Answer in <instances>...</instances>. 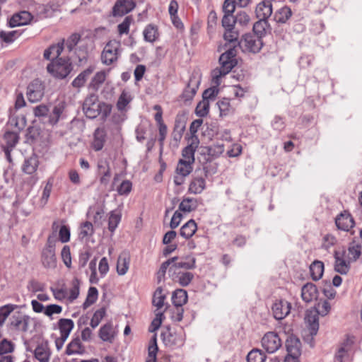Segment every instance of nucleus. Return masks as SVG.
<instances>
[{"label": "nucleus", "instance_id": "obj_26", "mask_svg": "<svg viewBox=\"0 0 362 362\" xmlns=\"http://www.w3.org/2000/svg\"><path fill=\"white\" fill-rule=\"evenodd\" d=\"M38 164L37 157L35 155H33L25 160L23 165V171L27 174L31 175L36 171Z\"/></svg>", "mask_w": 362, "mask_h": 362}, {"label": "nucleus", "instance_id": "obj_50", "mask_svg": "<svg viewBox=\"0 0 362 362\" xmlns=\"http://www.w3.org/2000/svg\"><path fill=\"white\" fill-rule=\"evenodd\" d=\"M106 74L104 71H99L95 74L94 77L92 78L90 86L93 89L97 90L98 87L105 81Z\"/></svg>", "mask_w": 362, "mask_h": 362}, {"label": "nucleus", "instance_id": "obj_44", "mask_svg": "<svg viewBox=\"0 0 362 362\" xmlns=\"http://www.w3.org/2000/svg\"><path fill=\"white\" fill-rule=\"evenodd\" d=\"M268 26L267 21L259 19L253 25V31L257 37L262 38V37L264 35Z\"/></svg>", "mask_w": 362, "mask_h": 362}, {"label": "nucleus", "instance_id": "obj_64", "mask_svg": "<svg viewBox=\"0 0 362 362\" xmlns=\"http://www.w3.org/2000/svg\"><path fill=\"white\" fill-rule=\"evenodd\" d=\"M129 102L130 98L128 96L127 93L125 92H122L117 103V107L119 110H122L129 103Z\"/></svg>", "mask_w": 362, "mask_h": 362}, {"label": "nucleus", "instance_id": "obj_31", "mask_svg": "<svg viewBox=\"0 0 362 362\" xmlns=\"http://www.w3.org/2000/svg\"><path fill=\"white\" fill-rule=\"evenodd\" d=\"M312 279L314 281L319 280L323 274L324 264L321 261L315 260L310 266Z\"/></svg>", "mask_w": 362, "mask_h": 362}, {"label": "nucleus", "instance_id": "obj_38", "mask_svg": "<svg viewBox=\"0 0 362 362\" xmlns=\"http://www.w3.org/2000/svg\"><path fill=\"white\" fill-rule=\"evenodd\" d=\"M144 37L146 41L153 42L158 37L157 28L153 25H148L144 30Z\"/></svg>", "mask_w": 362, "mask_h": 362}, {"label": "nucleus", "instance_id": "obj_60", "mask_svg": "<svg viewBox=\"0 0 362 362\" xmlns=\"http://www.w3.org/2000/svg\"><path fill=\"white\" fill-rule=\"evenodd\" d=\"M132 184L129 180H124L118 187L117 192L119 195H127L132 190Z\"/></svg>", "mask_w": 362, "mask_h": 362}, {"label": "nucleus", "instance_id": "obj_16", "mask_svg": "<svg viewBox=\"0 0 362 362\" xmlns=\"http://www.w3.org/2000/svg\"><path fill=\"white\" fill-rule=\"evenodd\" d=\"M33 18L30 13L26 11H21L14 14L9 21V25L11 28L28 24Z\"/></svg>", "mask_w": 362, "mask_h": 362}, {"label": "nucleus", "instance_id": "obj_13", "mask_svg": "<svg viewBox=\"0 0 362 362\" xmlns=\"http://www.w3.org/2000/svg\"><path fill=\"white\" fill-rule=\"evenodd\" d=\"M317 312L314 310H308L306 311L305 321L308 324V329L311 335H315L319 329V322Z\"/></svg>", "mask_w": 362, "mask_h": 362}, {"label": "nucleus", "instance_id": "obj_27", "mask_svg": "<svg viewBox=\"0 0 362 362\" xmlns=\"http://www.w3.org/2000/svg\"><path fill=\"white\" fill-rule=\"evenodd\" d=\"M172 301L175 307H182L187 301V293L183 289H177L173 293Z\"/></svg>", "mask_w": 362, "mask_h": 362}, {"label": "nucleus", "instance_id": "obj_8", "mask_svg": "<svg viewBox=\"0 0 362 362\" xmlns=\"http://www.w3.org/2000/svg\"><path fill=\"white\" fill-rule=\"evenodd\" d=\"M27 97L30 102L40 100L44 95V87L39 79L33 81L27 88Z\"/></svg>", "mask_w": 362, "mask_h": 362}, {"label": "nucleus", "instance_id": "obj_14", "mask_svg": "<svg viewBox=\"0 0 362 362\" xmlns=\"http://www.w3.org/2000/svg\"><path fill=\"white\" fill-rule=\"evenodd\" d=\"M344 254L345 252H334V270L341 274H346L350 269V261H347L344 258Z\"/></svg>", "mask_w": 362, "mask_h": 362}, {"label": "nucleus", "instance_id": "obj_63", "mask_svg": "<svg viewBox=\"0 0 362 362\" xmlns=\"http://www.w3.org/2000/svg\"><path fill=\"white\" fill-rule=\"evenodd\" d=\"M62 258L65 264V265L68 267H70L71 264V252H70V248L69 246L65 245L63 247L61 252Z\"/></svg>", "mask_w": 362, "mask_h": 362}, {"label": "nucleus", "instance_id": "obj_41", "mask_svg": "<svg viewBox=\"0 0 362 362\" xmlns=\"http://www.w3.org/2000/svg\"><path fill=\"white\" fill-rule=\"evenodd\" d=\"M192 163L180 160L176 168L177 174L187 176L192 170Z\"/></svg>", "mask_w": 362, "mask_h": 362}, {"label": "nucleus", "instance_id": "obj_3", "mask_svg": "<svg viewBox=\"0 0 362 362\" xmlns=\"http://www.w3.org/2000/svg\"><path fill=\"white\" fill-rule=\"evenodd\" d=\"M73 67L70 58H59L52 61L47 66V71L54 77L58 78H66L71 71Z\"/></svg>", "mask_w": 362, "mask_h": 362}, {"label": "nucleus", "instance_id": "obj_5", "mask_svg": "<svg viewBox=\"0 0 362 362\" xmlns=\"http://www.w3.org/2000/svg\"><path fill=\"white\" fill-rule=\"evenodd\" d=\"M54 238L49 236L46 247L42 252L41 261L43 266L47 269H54L57 267V257L55 255Z\"/></svg>", "mask_w": 362, "mask_h": 362}, {"label": "nucleus", "instance_id": "obj_11", "mask_svg": "<svg viewBox=\"0 0 362 362\" xmlns=\"http://www.w3.org/2000/svg\"><path fill=\"white\" fill-rule=\"evenodd\" d=\"M135 6L133 0H117L112 8V15L122 16L133 10Z\"/></svg>", "mask_w": 362, "mask_h": 362}, {"label": "nucleus", "instance_id": "obj_53", "mask_svg": "<svg viewBox=\"0 0 362 362\" xmlns=\"http://www.w3.org/2000/svg\"><path fill=\"white\" fill-rule=\"evenodd\" d=\"M184 130L185 125L176 119L174 130L172 134L173 138L176 142L181 139Z\"/></svg>", "mask_w": 362, "mask_h": 362}, {"label": "nucleus", "instance_id": "obj_30", "mask_svg": "<svg viewBox=\"0 0 362 362\" xmlns=\"http://www.w3.org/2000/svg\"><path fill=\"white\" fill-rule=\"evenodd\" d=\"M205 188V180L202 177H194L189 184V192L197 194H200Z\"/></svg>", "mask_w": 362, "mask_h": 362}, {"label": "nucleus", "instance_id": "obj_42", "mask_svg": "<svg viewBox=\"0 0 362 362\" xmlns=\"http://www.w3.org/2000/svg\"><path fill=\"white\" fill-rule=\"evenodd\" d=\"M98 292L95 287H90L88 289V295L85 302L83 304L84 309L88 308L92 304H93L98 299Z\"/></svg>", "mask_w": 362, "mask_h": 362}, {"label": "nucleus", "instance_id": "obj_18", "mask_svg": "<svg viewBox=\"0 0 362 362\" xmlns=\"http://www.w3.org/2000/svg\"><path fill=\"white\" fill-rule=\"evenodd\" d=\"M335 223L339 229L348 231L354 226V221L351 216L346 211H344L336 218Z\"/></svg>", "mask_w": 362, "mask_h": 362}, {"label": "nucleus", "instance_id": "obj_25", "mask_svg": "<svg viewBox=\"0 0 362 362\" xmlns=\"http://www.w3.org/2000/svg\"><path fill=\"white\" fill-rule=\"evenodd\" d=\"M99 337L103 341L112 343L115 338V332L112 324L107 323L102 326L99 330Z\"/></svg>", "mask_w": 362, "mask_h": 362}, {"label": "nucleus", "instance_id": "obj_20", "mask_svg": "<svg viewBox=\"0 0 362 362\" xmlns=\"http://www.w3.org/2000/svg\"><path fill=\"white\" fill-rule=\"evenodd\" d=\"M353 344L354 340L352 339H347L341 344L335 356L337 361L339 362H346L348 361Z\"/></svg>", "mask_w": 362, "mask_h": 362}, {"label": "nucleus", "instance_id": "obj_37", "mask_svg": "<svg viewBox=\"0 0 362 362\" xmlns=\"http://www.w3.org/2000/svg\"><path fill=\"white\" fill-rule=\"evenodd\" d=\"M197 206V201L192 198L184 199L179 205V211L191 212L196 209Z\"/></svg>", "mask_w": 362, "mask_h": 362}, {"label": "nucleus", "instance_id": "obj_55", "mask_svg": "<svg viewBox=\"0 0 362 362\" xmlns=\"http://www.w3.org/2000/svg\"><path fill=\"white\" fill-rule=\"evenodd\" d=\"M93 226L90 222L86 221L81 224L80 228V236L85 238L90 236L93 233Z\"/></svg>", "mask_w": 362, "mask_h": 362}, {"label": "nucleus", "instance_id": "obj_33", "mask_svg": "<svg viewBox=\"0 0 362 362\" xmlns=\"http://www.w3.org/2000/svg\"><path fill=\"white\" fill-rule=\"evenodd\" d=\"M84 352V348L81 344L79 338L74 339L67 346L66 354L68 355L82 354Z\"/></svg>", "mask_w": 362, "mask_h": 362}, {"label": "nucleus", "instance_id": "obj_43", "mask_svg": "<svg viewBox=\"0 0 362 362\" xmlns=\"http://www.w3.org/2000/svg\"><path fill=\"white\" fill-rule=\"evenodd\" d=\"M266 356L259 349H253L247 356V362H264Z\"/></svg>", "mask_w": 362, "mask_h": 362}, {"label": "nucleus", "instance_id": "obj_2", "mask_svg": "<svg viewBox=\"0 0 362 362\" xmlns=\"http://www.w3.org/2000/svg\"><path fill=\"white\" fill-rule=\"evenodd\" d=\"M103 108H105L104 115L106 116L110 110L105 103L100 102L95 95L87 97L83 104V110L86 116L90 119L96 118Z\"/></svg>", "mask_w": 362, "mask_h": 362}, {"label": "nucleus", "instance_id": "obj_56", "mask_svg": "<svg viewBox=\"0 0 362 362\" xmlns=\"http://www.w3.org/2000/svg\"><path fill=\"white\" fill-rule=\"evenodd\" d=\"M133 19L131 16H127L122 23L118 25V32L119 35L128 34L129 26Z\"/></svg>", "mask_w": 362, "mask_h": 362}, {"label": "nucleus", "instance_id": "obj_15", "mask_svg": "<svg viewBox=\"0 0 362 362\" xmlns=\"http://www.w3.org/2000/svg\"><path fill=\"white\" fill-rule=\"evenodd\" d=\"M64 48V40H62L61 42L52 45L46 49L44 52V58L47 60H52V62L55 61L60 58L59 57L62 52Z\"/></svg>", "mask_w": 362, "mask_h": 362}, {"label": "nucleus", "instance_id": "obj_29", "mask_svg": "<svg viewBox=\"0 0 362 362\" xmlns=\"http://www.w3.org/2000/svg\"><path fill=\"white\" fill-rule=\"evenodd\" d=\"M78 61V65H83L87 62L88 53V47L86 45L80 44L73 50Z\"/></svg>", "mask_w": 362, "mask_h": 362}, {"label": "nucleus", "instance_id": "obj_36", "mask_svg": "<svg viewBox=\"0 0 362 362\" xmlns=\"http://www.w3.org/2000/svg\"><path fill=\"white\" fill-rule=\"evenodd\" d=\"M291 8L288 6H284L276 12L274 18L276 22L284 23L291 18Z\"/></svg>", "mask_w": 362, "mask_h": 362}, {"label": "nucleus", "instance_id": "obj_24", "mask_svg": "<svg viewBox=\"0 0 362 362\" xmlns=\"http://www.w3.org/2000/svg\"><path fill=\"white\" fill-rule=\"evenodd\" d=\"M95 68L89 66L88 69L82 71L78 76L72 81L71 85L74 88H80L83 87L88 76L93 72Z\"/></svg>", "mask_w": 362, "mask_h": 362}, {"label": "nucleus", "instance_id": "obj_59", "mask_svg": "<svg viewBox=\"0 0 362 362\" xmlns=\"http://www.w3.org/2000/svg\"><path fill=\"white\" fill-rule=\"evenodd\" d=\"M62 311V307L57 304H51L45 307L44 313L51 317L54 314H59Z\"/></svg>", "mask_w": 362, "mask_h": 362}, {"label": "nucleus", "instance_id": "obj_4", "mask_svg": "<svg viewBox=\"0 0 362 362\" xmlns=\"http://www.w3.org/2000/svg\"><path fill=\"white\" fill-rule=\"evenodd\" d=\"M11 329L21 332H27L30 325L35 323L34 318L22 312H16L9 319Z\"/></svg>", "mask_w": 362, "mask_h": 362}, {"label": "nucleus", "instance_id": "obj_35", "mask_svg": "<svg viewBox=\"0 0 362 362\" xmlns=\"http://www.w3.org/2000/svg\"><path fill=\"white\" fill-rule=\"evenodd\" d=\"M224 40L230 43L229 47H236L240 45L238 42V33L234 28L227 29L223 35Z\"/></svg>", "mask_w": 362, "mask_h": 362}, {"label": "nucleus", "instance_id": "obj_21", "mask_svg": "<svg viewBox=\"0 0 362 362\" xmlns=\"http://www.w3.org/2000/svg\"><path fill=\"white\" fill-rule=\"evenodd\" d=\"M256 16L259 20L267 21L272 13V7L270 1H262L257 4L255 9Z\"/></svg>", "mask_w": 362, "mask_h": 362}, {"label": "nucleus", "instance_id": "obj_48", "mask_svg": "<svg viewBox=\"0 0 362 362\" xmlns=\"http://www.w3.org/2000/svg\"><path fill=\"white\" fill-rule=\"evenodd\" d=\"M313 309L315 310L320 315L323 317L329 313L331 305L327 300H323L318 302Z\"/></svg>", "mask_w": 362, "mask_h": 362}, {"label": "nucleus", "instance_id": "obj_1", "mask_svg": "<svg viewBox=\"0 0 362 362\" xmlns=\"http://www.w3.org/2000/svg\"><path fill=\"white\" fill-rule=\"evenodd\" d=\"M237 52L235 47H228L219 57L220 68H216L212 71L213 83L217 86L220 85V78L229 73L237 64L235 59Z\"/></svg>", "mask_w": 362, "mask_h": 362}, {"label": "nucleus", "instance_id": "obj_28", "mask_svg": "<svg viewBox=\"0 0 362 362\" xmlns=\"http://www.w3.org/2000/svg\"><path fill=\"white\" fill-rule=\"evenodd\" d=\"M197 229V226L196 222L193 219H191L182 226L180 234L183 238L189 239L195 233Z\"/></svg>", "mask_w": 362, "mask_h": 362}, {"label": "nucleus", "instance_id": "obj_49", "mask_svg": "<svg viewBox=\"0 0 362 362\" xmlns=\"http://www.w3.org/2000/svg\"><path fill=\"white\" fill-rule=\"evenodd\" d=\"M209 101L203 100L199 102L196 107V115L200 117H205L209 113Z\"/></svg>", "mask_w": 362, "mask_h": 362}, {"label": "nucleus", "instance_id": "obj_39", "mask_svg": "<svg viewBox=\"0 0 362 362\" xmlns=\"http://www.w3.org/2000/svg\"><path fill=\"white\" fill-rule=\"evenodd\" d=\"M18 308V305L13 304H7L0 307V327H1L9 315Z\"/></svg>", "mask_w": 362, "mask_h": 362}, {"label": "nucleus", "instance_id": "obj_34", "mask_svg": "<svg viewBox=\"0 0 362 362\" xmlns=\"http://www.w3.org/2000/svg\"><path fill=\"white\" fill-rule=\"evenodd\" d=\"M286 348L288 351L287 355H300V342L299 339L291 338L289 340L286 341Z\"/></svg>", "mask_w": 362, "mask_h": 362}, {"label": "nucleus", "instance_id": "obj_52", "mask_svg": "<svg viewBox=\"0 0 362 362\" xmlns=\"http://www.w3.org/2000/svg\"><path fill=\"white\" fill-rule=\"evenodd\" d=\"M4 137L6 142V147L10 148L15 147L19 139L18 134L11 132H6Z\"/></svg>", "mask_w": 362, "mask_h": 362}, {"label": "nucleus", "instance_id": "obj_61", "mask_svg": "<svg viewBox=\"0 0 362 362\" xmlns=\"http://www.w3.org/2000/svg\"><path fill=\"white\" fill-rule=\"evenodd\" d=\"M157 351L158 346L156 344V337L154 336L152 339V344L148 347V355L151 359L147 362H156Z\"/></svg>", "mask_w": 362, "mask_h": 362}, {"label": "nucleus", "instance_id": "obj_6", "mask_svg": "<svg viewBox=\"0 0 362 362\" xmlns=\"http://www.w3.org/2000/svg\"><path fill=\"white\" fill-rule=\"evenodd\" d=\"M120 42L113 40H110L105 46L102 54L101 61L105 65H110L118 59Z\"/></svg>", "mask_w": 362, "mask_h": 362}, {"label": "nucleus", "instance_id": "obj_7", "mask_svg": "<svg viewBox=\"0 0 362 362\" xmlns=\"http://www.w3.org/2000/svg\"><path fill=\"white\" fill-rule=\"evenodd\" d=\"M262 345L268 353H274L281 346V340L274 332L266 333L262 339Z\"/></svg>", "mask_w": 362, "mask_h": 362}, {"label": "nucleus", "instance_id": "obj_62", "mask_svg": "<svg viewBox=\"0 0 362 362\" xmlns=\"http://www.w3.org/2000/svg\"><path fill=\"white\" fill-rule=\"evenodd\" d=\"M69 300L71 301L76 299L79 295V281L77 279H75L72 281V287L69 291Z\"/></svg>", "mask_w": 362, "mask_h": 362}, {"label": "nucleus", "instance_id": "obj_58", "mask_svg": "<svg viewBox=\"0 0 362 362\" xmlns=\"http://www.w3.org/2000/svg\"><path fill=\"white\" fill-rule=\"evenodd\" d=\"M13 351V344L7 340L6 339H4L0 342V355H3L5 354L11 353Z\"/></svg>", "mask_w": 362, "mask_h": 362}, {"label": "nucleus", "instance_id": "obj_9", "mask_svg": "<svg viewBox=\"0 0 362 362\" xmlns=\"http://www.w3.org/2000/svg\"><path fill=\"white\" fill-rule=\"evenodd\" d=\"M241 44L244 46L245 49L253 53L259 52L263 45L260 37L250 34H247L244 36L243 40L241 41Z\"/></svg>", "mask_w": 362, "mask_h": 362}, {"label": "nucleus", "instance_id": "obj_19", "mask_svg": "<svg viewBox=\"0 0 362 362\" xmlns=\"http://www.w3.org/2000/svg\"><path fill=\"white\" fill-rule=\"evenodd\" d=\"M199 84V79L192 76L189 80L188 84L182 93V98L185 101L191 100L197 93Z\"/></svg>", "mask_w": 362, "mask_h": 362}, {"label": "nucleus", "instance_id": "obj_54", "mask_svg": "<svg viewBox=\"0 0 362 362\" xmlns=\"http://www.w3.org/2000/svg\"><path fill=\"white\" fill-rule=\"evenodd\" d=\"M120 218L119 214L115 213V211H111L108 221V228L111 232H113L117 227Z\"/></svg>", "mask_w": 362, "mask_h": 362}, {"label": "nucleus", "instance_id": "obj_17", "mask_svg": "<svg viewBox=\"0 0 362 362\" xmlns=\"http://www.w3.org/2000/svg\"><path fill=\"white\" fill-rule=\"evenodd\" d=\"M130 255L127 251L122 252L117 262V272L118 275L123 276L127 274L130 264Z\"/></svg>", "mask_w": 362, "mask_h": 362}, {"label": "nucleus", "instance_id": "obj_51", "mask_svg": "<svg viewBox=\"0 0 362 362\" xmlns=\"http://www.w3.org/2000/svg\"><path fill=\"white\" fill-rule=\"evenodd\" d=\"M105 315V309L104 308H102L98 310H96L90 320V326L93 328H95L98 326L103 318L104 317Z\"/></svg>", "mask_w": 362, "mask_h": 362}, {"label": "nucleus", "instance_id": "obj_45", "mask_svg": "<svg viewBox=\"0 0 362 362\" xmlns=\"http://www.w3.org/2000/svg\"><path fill=\"white\" fill-rule=\"evenodd\" d=\"M361 255V246L354 243L348 249L347 258L349 261H356Z\"/></svg>", "mask_w": 362, "mask_h": 362}, {"label": "nucleus", "instance_id": "obj_10", "mask_svg": "<svg viewBox=\"0 0 362 362\" xmlns=\"http://www.w3.org/2000/svg\"><path fill=\"white\" fill-rule=\"evenodd\" d=\"M272 310L275 319L279 320H282L289 314L291 310V304L286 300H276L273 304Z\"/></svg>", "mask_w": 362, "mask_h": 362}, {"label": "nucleus", "instance_id": "obj_12", "mask_svg": "<svg viewBox=\"0 0 362 362\" xmlns=\"http://www.w3.org/2000/svg\"><path fill=\"white\" fill-rule=\"evenodd\" d=\"M199 144L197 136H191L189 144L182 150V156L184 160L193 163L194 162V152Z\"/></svg>", "mask_w": 362, "mask_h": 362}, {"label": "nucleus", "instance_id": "obj_32", "mask_svg": "<svg viewBox=\"0 0 362 362\" xmlns=\"http://www.w3.org/2000/svg\"><path fill=\"white\" fill-rule=\"evenodd\" d=\"M59 329L62 336L68 337L71 331L73 329L74 324L71 319H60L58 322Z\"/></svg>", "mask_w": 362, "mask_h": 362}, {"label": "nucleus", "instance_id": "obj_57", "mask_svg": "<svg viewBox=\"0 0 362 362\" xmlns=\"http://www.w3.org/2000/svg\"><path fill=\"white\" fill-rule=\"evenodd\" d=\"M236 23L235 17L233 14H225L222 19V25L227 29L234 28L235 23Z\"/></svg>", "mask_w": 362, "mask_h": 362}, {"label": "nucleus", "instance_id": "obj_40", "mask_svg": "<svg viewBox=\"0 0 362 362\" xmlns=\"http://www.w3.org/2000/svg\"><path fill=\"white\" fill-rule=\"evenodd\" d=\"M80 40L81 35L79 34L74 33L71 35L66 41L64 40V45L66 49L69 52H72L74 49H75L80 42Z\"/></svg>", "mask_w": 362, "mask_h": 362}, {"label": "nucleus", "instance_id": "obj_22", "mask_svg": "<svg viewBox=\"0 0 362 362\" xmlns=\"http://www.w3.org/2000/svg\"><path fill=\"white\" fill-rule=\"evenodd\" d=\"M301 296L306 303H310L317 298V289L312 283H308L302 287Z\"/></svg>", "mask_w": 362, "mask_h": 362}, {"label": "nucleus", "instance_id": "obj_46", "mask_svg": "<svg viewBox=\"0 0 362 362\" xmlns=\"http://www.w3.org/2000/svg\"><path fill=\"white\" fill-rule=\"evenodd\" d=\"M165 299V295L163 293V289L158 288L153 295V304L157 307L158 309L161 308L164 305V300Z\"/></svg>", "mask_w": 362, "mask_h": 362}, {"label": "nucleus", "instance_id": "obj_47", "mask_svg": "<svg viewBox=\"0 0 362 362\" xmlns=\"http://www.w3.org/2000/svg\"><path fill=\"white\" fill-rule=\"evenodd\" d=\"M195 267V259L192 258L190 261L185 262V261H180V262H176L175 261L172 266H170L169 271H171L173 269H177V268H182L185 269H191Z\"/></svg>", "mask_w": 362, "mask_h": 362}, {"label": "nucleus", "instance_id": "obj_23", "mask_svg": "<svg viewBox=\"0 0 362 362\" xmlns=\"http://www.w3.org/2000/svg\"><path fill=\"white\" fill-rule=\"evenodd\" d=\"M34 355L39 362H49L50 351L47 344H39L34 351Z\"/></svg>", "mask_w": 362, "mask_h": 362}]
</instances>
